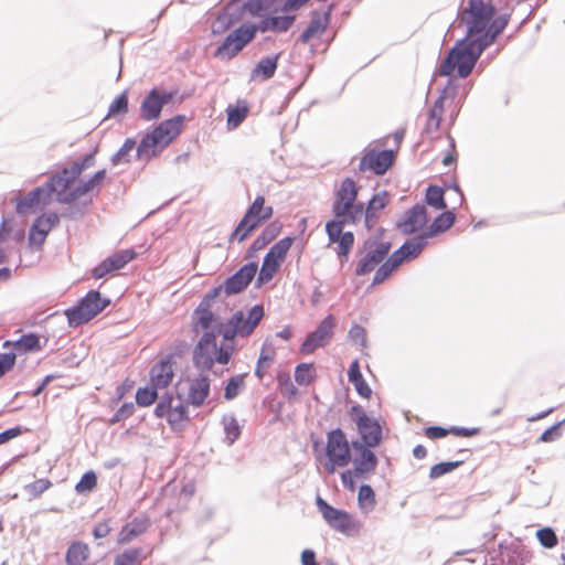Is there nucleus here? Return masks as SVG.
<instances>
[{
	"instance_id": "nucleus-13",
	"label": "nucleus",
	"mask_w": 565,
	"mask_h": 565,
	"mask_svg": "<svg viewBox=\"0 0 565 565\" xmlns=\"http://www.w3.org/2000/svg\"><path fill=\"white\" fill-rule=\"evenodd\" d=\"M256 35L254 24H243L231 32L215 50L214 56L222 61L235 57Z\"/></svg>"
},
{
	"instance_id": "nucleus-18",
	"label": "nucleus",
	"mask_w": 565,
	"mask_h": 565,
	"mask_svg": "<svg viewBox=\"0 0 565 565\" xmlns=\"http://www.w3.org/2000/svg\"><path fill=\"white\" fill-rule=\"evenodd\" d=\"M394 161L393 150H381L366 148L359 163V170L365 172L367 170L377 175L384 174Z\"/></svg>"
},
{
	"instance_id": "nucleus-60",
	"label": "nucleus",
	"mask_w": 565,
	"mask_h": 565,
	"mask_svg": "<svg viewBox=\"0 0 565 565\" xmlns=\"http://www.w3.org/2000/svg\"><path fill=\"white\" fill-rule=\"evenodd\" d=\"M135 412V405L134 403H124L118 409L117 412L114 414L113 418H111V424H115V423H118V422H121L128 417H130Z\"/></svg>"
},
{
	"instance_id": "nucleus-36",
	"label": "nucleus",
	"mask_w": 565,
	"mask_h": 565,
	"mask_svg": "<svg viewBox=\"0 0 565 565\" xmlns=\"http://www.w3.org/2000/svg\"><path fill=\"white\" fill-rule=\"evenodd\" d=\"M455 222V214L451 211H446L441 214H439L433 223L429 225V227L424 231L426 236L428 238H431L433 236L444 233L448 228L452 226Z\"/></svg>"
},
{
	"instance_id": "nucleus-50",
	"label": "nucleus",
	"mask_w": 565,
	"mask_h": 565,
	"mask_svg": "<svg viewBox=\"0 0 565 565\" xmlns=\"http://www.w3.org/2000/svg\"><path fill=\"white\" fill-rule=\"evenodd\" d=\"M96 484L97 476L93 470H90L82 476L81 480L75 486V491L78 494H83L92 491L96 487Z\"/></svg>"
},
{
	"instance_id": "nucleus-7",
	"label": "nucleus",
	"mask_w": 565,
	"mask_h": 565,
	"mask_svg": "<svg viewBox=\"0 0 565 565\" xmlns=\"http://www.w3.org/2000/svg\"><path fill=\"white\" fill-rule=\"evenodd\" d=\"M264 316V308L260 305L252 307L247 317L243 311H236L226 322L217 315V321L212 327L217 328V332L222 334L223 340L233 341L236 335H249Z\"/></svg>"
},
{
	"instance_id": "nucleus-4",
	"label": "nucleus",
	"mask_w": 565,
	"mask_h": 565,
	"mask_svg": "<svg viewBox=\"0 0 565 565\" xmlns=\"http://www.w3.org/2000/svg\"><path fill=\"white\" fill-rule=\"evenodd\" d=\"M484 50L481 49V44L476 36H468V33H466V36L456 42L443 61L439 74L441 76H450L457 68L459 77H468Z\"/></svg>"
},
{
	"instance_id": "nucleus-53",
	"label": "nucleus",
	"mask_w": 565,
	"mask_h": 565,
	"mask_svg": "<svg viewBox=\"0 0 565 565\" xmlns=\"http://www.w3.org/2000/svg\"><path fill=\"white\" fill-rule=\"evenodd\" d=\"M278 382V388L282 396L287 397L288 399H291L297 396L298 390L294 385L292 381L287 375H279L277 379Z\"/></svg>"
},
{
	"instance_id": "nucleus-21",
	"label": "nucleus",
	"mask_w": 565,
	"mask_h": 565,
	"mask_svg": "<svg viewBox=\"0 0 565 565\" xmlns=\"http://www.w3.org/2000/svg\"><path fill=\"white\" fill-rule=\"evenodd\" d=\"M427 223V210L423 204H415L407 210L397 222V228L405 235H411Z\"/></svg>"
},
{
	"instance_id": "nucleus-35",
	"label": "nucleus",
	"mask_w": 565,
	"mask_h": 565,
	"mask_svg": "<svg viewBox=\"0 0 565 565\" xmlns=\"http://www.w3.org/2000/svg\"><path fill=\"white\" fill-rule=\"evenodd\" d=\"M89 557V547L84 542H74L66 552L67 565H84Z\"/></svg>"
},
{
	"instance_id": "nucleus-39",
	"label": "nucleus",
	"mask_w": 565,
	"mask_h": 565,
	"mask_svg": "<svg viewBox=\"0 0 565 565\" xmlns=\"http://www.w3.org/2000/svg\"><path fill=\"white\" fill-rule=\"evenodd\" d=\"M280 264L281 263L266 254L257 277V284L260 286L271 280L274 275L278 271Z\"/></svg>"
},
{
	"instance_id": "nucleus-10",
	"label": "nucleus",
	"mask_w": 565,
	"mask_h": 565,
	"mask_svg": "<svg viewBox=\"0 0 565 565\" xmlns=\"http://www.w3.org/2000/svg\"><path fill=\"white\" fill-rule=\"evenodd\" d=\"M109 302L110 301L108 299L102 298L99 291H88L77 306L65 311L68 324L71 327H78L88 322L102 312Z\"/></svg>"
},
{
	"instance_id": "nucleus-37",
	"label": "nucleus",
	"mask_w": 565,
	"mask_h": 565,
	"mask_svg": "<svg viewBox=\"0 0 565 565\" xmlns=\"http://www.w3.org/2000/svg\"><path fill=\"white\" fill-rule=\"evenodd\" d=\"M280 232V225L277 223L268 224L262 234L253 242L250 246V253L263 249L268 245Z\"/></svg>"
},
{
	"instance_id": "nucleus-44",
	"label": "nucleus",
	"mask_w": 565,
	"mask_h": 565,
	"mask_svg": "<svg viewBox=\"0 0 565 565\" xmlns=\"http://www.w3.org/2000/svg\"><path fill=\"white\" fill-rule=\"evenodd\" d=\"M292 243H294V237H289V236L284 237L269 248V250L267 252V255H269L271 258L281 263L285 259Z\"/></svg>"
},
{
	"instance_id": "nucleus-15",
	"label": "nucleus",
	"mask_w": 565,
	"mask_h": 565,
	"mask_svg": "<svg viewBox=\"0 0 565 565\" xmlns=\"http://www.w3.org/2000/svg\"><path fill=\"white\" fill-rule=\"evenodd\" d=\"M351 444L342 429L335 428L327 434L326 456L339 467H347L351 462Z\"/></svg>"
},
{
	"instance_id": "nucleus-42",
	"label": "nucleus",
	"mask_w": 565,
	"mask_h": 565,
	"mask_svg": "<svg viewBox=\"0 0 565 565\" xmlns=\"http://www.w3.org/2000/svg\"><path fill=\"white\" fill-rule=\"evenodd\" d=\"M223 425L225 431V441L227 445H233L241 435V426L233 415L223 417Z\"/></svg>"
},
{
	"instance_id": "nucleus-46",
	"label": "nucleus",
	"mask_w": 565,
	"mask_h": 565,
	"mask_svg": "<svg viewBox=\"0 0 565 565\" xmlns=\"http://www.w3.org/2000/svg\"><path fill=\"white\" fill-rule=\"evenodd\" d=\"M359 505L364 511L373 510L375 505V493L371 486L362 484L358 494Z\"/></svg>"
},
{
	"instance_id": "nucleus-5",
	"label": "nucleus",
	"mask_w": 565,
	"mask_h": 565,
	"mask_svg": "<svg viewBox=\"0 0 565 565\" xmlns=\"http://www.w3.org/2000/svg\"><path fill=\"white\" fill-rule=\"evenodd\" d=\"M184 116L177 115L162 121L150 134H147L137 146V158L149 161L167 148L181 132Z\"/></svg>"
},
{
	"instance_id": "nucleus-31",
	"label": "nucleus",
	"mask_w": 565,
	"mask_h": 565,
	"mask_svg": "<svg viewBox=\"0 0 565 565\" xmlns=\"http://www.w3.org/2000/svg\"><path fill=\"white\" fill-rule=\"evenodd\" d=\"M508 23L509 17L507 14L499 15L490 23L489 28L487 26L484 31L476 35V39L481 44V49H487L493 44Z\"/></svg>"
},
{
	"instance_id": "nucleus-34",
	"label": "nucleus",
	"mask_w": 565,
	"mask_h": 565,
	"mask_svg": "<svg viewBox=\"0 0 565 565\" xmlns=\"http://www.w3.org/2000/svg\"><path fill=\"white\" fill-rule=\"evenodd\" d=\"M388 203V198L386 192H381L369 201L367 206L364 209V221L365 225L370 228L376 218V213L383 210Z\"/></svg>"
},
{
	"instance_id": "nucleus-59",
	"label": "nucleus",
	"mask_w": 565,
	"mask_h": 565,
	"mask_svg": "<svg viewBox=\"0 0 565 565\" xmlns=\"http://www.w3.org/2000/svg\"><path fill=\"white\" fill-rule=\"evenodd\" d=\"M52 486V482L47 479H39L26 486V490L33 497H38L46 491Z\"/></svg>"
},
{
	"instance_id": "nucleus-20",
	"label": "nucleus",
	"mask_w": 565,
	"mask_h": 565,
	"mask_svg": "<svg viewBox=\"0 0 565 565\" xmlns=\"http://www.w3.org/2000/svg\"><path fill=\"white\" fill-rule=\"evenodd\" d=\"M350 225L340 221H329L326 224V232L330 243H338L340 256L348 257L353 244L354 235L352 232H343V226Z\"/></svg>"
},
{
	"instance_id": "nucleus-23",
	"label": "nucleus",
	"mask_w": 565,
	"mask_h": 565,
	"mask_svg": "<svg viewBox=\"0 0 565 565\" xmlns=\"http://www.w3.org/2000/svg\"><path fill=\"white\" fill-rule=\"evenodd\" d=\"M356 427L361 437L359 441L363 443L366 447L374 448L381 443L382 428L375 418L362 416L359 418Z\"/></svg>"
},
{
	"instance_id": "nucleus-40",
	"label": "nucleus",
	"mask_w": 565,
	"mask_h": 565,
	"mask_svg": "<svg viewBox=\"0 0 565 565\" xmlns=\"http://www.w3.org/2000/svg\"><path fill=\"white\" fill-rule=\"evenodd\" d=\"M143 558L145 556L142 555V548H127L115 556L114 565H134Z\"/></svg>"
},
{
	"instance_id": "nucleus-56",
	"label": "nucleus",
	"mask_w": 565,
	"mask_h": 565,
	"mask_svg": "<svg viewBox=\"0 0 565 565\" xmlns=\"http://www.w3.org/2000/svg\"><path fill=\"white\" fill-rule=\"evenodd\" d=\"M311 366H312V364H308V363H301L296 366L295 381L299 385H309L311 383V381H312Z\"/></svg>"
},
{
	"instance_id": "nucleus-9",
	"label": "nucleus",
	"mask_w": 565,
	"mask_h": 565,
	"mask_svg": "<svg viewBox=\"0 0 565 565\" xmlns=\"http://www.w3.org/2000/svg\"><path fill=\"white\" fill-rule=\"evenodd\" d=\"M427 241L428 237L424 232L407 239L377 268L373 278V285L382 284L403 262L417 258L427 245Z\"/></svg>"
},
{
	"instance_id": "nucleus-16",
	"label": "nucleus",
	"mask_w": 565,
	"mask_h": 565,
	"mask_svg": "<svg viewBox=\"0 0 565 565\" xmlns=\"http://www.w3.org/2000/svg\"><path fill=\"white\" fill-rule=\"evenodd\" d=\"M173 99V93L167 90L151 89L142 99L140 105V118L145 121H152L160 117L164 105Z\"/></svg>"
},
{
	"instance_id": "nucleus-38",
	"label": "nucleus",
	"mask_w": 565,
	"mask_h": 565,
	"mask_svg": "<svg viewBox=\"0 0 565 565\" xmlns=\"http://www.w3.org/2000/svg\"><path fill=\"white\" fill-rule=\"evenodd\" d=\"M12 345L19 353L38 351L41 349L40 337L35 333L23 334Z\"/></svg>"
},
{
	"instance_id": "nucleus-47",
	"label": "nucleus",
	"mask_w": 565,
	"mask_h": 565,
	"mask_svg": "<svg viewBox=\"0 0 565 565\" xmlns=\"http://www.w3.org/2000/svg\"><path fill=\"white\" fill-rule=\"evenodd\" d=\"M426 202L437 210L445 209L444 190L437 185H429L426 191Z\"/></svg>"
},
{
	"instance_id": "nucleus-43",
	"label": "nucleus",
	"mask_w": 565,
	"mask_h": 565,
	"mask_svg": "<svg viewBox=\"0 0 565 565\" xmlns=\"http://www.w3.org/2000/svg\"><path fill=\"white\" fill-rule=\"evenodd\" d=\"M137 150L136 141L131 138L125 140L119 150L113 154L111 162L114 166H118L121 163H127L130 161L131 152Z\"/></svg>"
},
{
	"instance_id": "nucleus-3",
	"label": "nucleus",
	"mask_w": 565,
	"mask_h": 565,
	"mask_svg": "<svg viewBox=\"0 0 565 565\" xmlns=\"http://www.w3.org/2000/svg\"><path fill=\"white\" fill-rule=\"evenodd\" d=\"M193 330L204 331L193 350V365L201 372L210 371L214 363L227 364L235 348L233 341H225L217 345L216 337L222 335L217 332V328H203L198 324V317L193 312Z\"/></svg>"
},
{
	"instance_id": "nucleus-1",
	"label": "nucleus",
	"mask_w": 565,
	"mask_h": 565,
	"mask_svg": "<svg viewBox=\"0 0 565 565\" xmlns=\"http://www.w3.org/2000/svg\"><path fill=\"white\" fill-rule=\"evenodd\" d=\"M95 152L96 150L74 159L60 172L50 177L43 185L21 198L17 203V212L24 214L35 207L44 206L50 203L53 194L58 203L70 204L93 192L104 181L106 170H98L89 179L77 184L75 181L83 171L95 166Z\"/></svg>"
},
{
	"instance_id": "nucleus-51",
	"label": "nucleus",
	"mask_w": 565,
	"mask_h": 565,
	"mask_svg": "<svg viewBox=\"0 0 565 565\" xmlns=\"http://www.w3.org/2000/svg\"><path fill=\"white\" fill-rule=\"evenodd\" d=\"M243 386H244V376L243 375L232 376L225 386L224 397L227 401L234 399L239 394Z\"/></svg>"
},
{
	"instance_id": "nucleus-12",
	"label": "nucleus",
	"mask_w": 565,
	"mask_h": 565,
	"mask_svg": "<svg viewBox=\"0 0 565 565\" xmlns=\"http://www.w3.org/2000/svg\"><path fill=\"white\" fill-rule=\"evenodd\" d=\"M271 215L273 207L265 206L264 196H257L232 233V238L237 239L238 242L244 241L250 232H253L262 222L270 218Z\"/></svg>"
},
{
	"instance_id": "nucleus-52",
	"label": "nucleus",
	"mask_w": 565,
	"mask_h": 565,
	"mask_svg": "<svg viewBox=\"0 0 565 565\" xmlns=\"http://www.w3.org/2000/svg\"><path fill=\"white\" fill-rule=\"evenodd\" d=\"M462 461H446V462H439L437 465H434L430 468L429 471V478L430 479H437L446 473H449L457 469Z\"/></svg>"
},
{
	"instance_id": "nucleus-28",
	"label": "nucleus",
	"mask_w": 565,
	"mask_h": 565,
	"mask_svg": "<svg viewBox=\"0 0 565 565\" xmlns=\"http://www.w3.org/2000/svg\"><path fill=\"white\" fill-rule=\"evenodd\" d=\"M490 558H484L486 565H523V553L519 547H509L500 545V550L489 553Z\"/></svg>"
},
{
	"instance_id": "nucleus-49",
	"label": "nucleus",
	"mask_w": 565,
	"mask_h": 565,
	"mask_svg": "<svg viewBox=\"0 0 565 565\" xmlns=\"http://www.w3.org/2000/svg\"><path fill=\"white\" fill-rule=\"evenodd\" d=\"M277 0H248L245 2L246 10L252 15H264L265 12L273 9Z\"/></svg>"
},
{
	"instance_id": "nucleus-17",
	"label": "nucleus",
	"mask_w": 565,
	"mask_h": 565,
	"mask_svg": "<svg viewBox=\"0 0 565 565\" xmlns=\"http://www.w3.org/2000/svg\"><path fill=\"white\" fill-rule=\"evenodd\" d=\"M334 327V317L332 315L327 316L317 329L307 335L300 347L301 353L310 354L318 348L327 345L332 338Z\"/></svg>"
},
{
	"instance_id": "nucleus-33",
	"label": "nucleus",
	"mask_w": 565,
	"mask_h": 565,
	"mask_svg": "<svg viewBox=\"0 0 565 565\" xmlns=\"http://www.w3.org/2000/svg\"><path fill=\"white\" fill-rule=\"evenodd\" d=\"M447 96V88H444L435 100L433 107L429 110L426 130L428 132H435L439 129L440 121L444 114V102Z\"/></svg>"
},
{
	"instance_id": "nucleus-48",
	"label": "nucleus",
	"mask_w": 565,
	"mask_h": 565,
	"mask_svg": "<svg viewBox=\"0 0 565 565\" xmlns=\"http://www.w3.org/2000/svg\"><path fill=\"white\" fill-rule=\"evenodd\" d=\"M248 109L246 106L232 107L227 108V127L228 129L237 128L246 118Z\"/></svg>"
},
{
	"instance_id": "nucleus-11",
	"label": "nucleus",
	"mask_w": 565,
	"mask_h": 565,
	"mask_svg": "<svg viewBox=\"0 0 565 565\" xmlns=\"http://www.w3.org/2000/svg\"><path fill=\"white\" fill-rule=\"evenodd\" d=\"M494 14V7L483 0H469L461 12V22L467 25L468 36H476L489 25Z\"/></svg>"
},
{
	"instance_id": "nucleus-64",
	"label": "nucleus",
	"mask_w": 565,
	"mask_h": 565,
	"mask_svg": "<svg viewBox=\"0 0 565 565\" xmlns=\"http://www.w3.org/2000/svg\"><path fill=\"white\" fill-rule=\"evenodd\" d=\"M559 426H561V424H556V425L550 427L548 429H546L545 431H543V434L540 437V440L543 443H551V441L555 440L556 438H558Z\"/></svg>"
},
{
	"instance_id": "nucleus-14",
	"label": "nucleus",
	"mask_w": 565,
	"mask_h": 565,
	"mask_svg": "<svg viewBox=\"0 0 565 565\" xmlns=\"http://www.w3.org/2000/svg\"><path fill=\"white\" fill-rule=\"evenodd\" d=\"M391 243L379 241V237H372L364 242L363 252L365 253L355 267V275L364 276L375 269L391 250Z\"/></svg>"
},
{
	"instance_id": "nucleus-61",
	"label": "nucleus",
	"mask_w": 565,
	"mask_h": 565,
	"mask_svg": "<svg viewBox=\"0 0 565 565\" xmlns=\"http://www.w3.org/2000/svg\"><path fill=\"white\" fill-rule=\"evenodd\" d=\"M349 337L360 343V345L365 347L366 344V331L363 327L359 324H353L349 330Z\"/></svg>"
},
{
	"instance_id": "nucleus-2",
	"label": "nucleus",
	"mask_w": 565,
	"mask_h": 565,
	"mask_svg": "<svg viewBox=\"0 0 565 565\" xmlns=\"http://www.w3.org/2000/svg\"><path fill=\"white\" fill-rule=\"evenodd\" d=\"M257 269L256 263H248L228 277L223 285L212 288L195 309L198 324L203 328L212 327L213 322L217 321V313L213 311L214 305L224 303L225 297L243 291L255 277Z\"/></svg>"
},
{
	"instance_id": "nucleus-27",
	"label": "nucleus",
	"mask_w": 565,
	"mask_h": 565,
	"mask_svg": "<svg viewBox=\"0 0 565 565\" xmlns=\"http://www.w3.org/2000/svg\"><path fill=\"white\" fill-rule=\"evenodd\" d=\"M211 381L207 375L200 374L190 381L186 403L195 407H200L204 404L205 399L210 395Z\"/></svg>"
},
{
	"instance_id": "nucleus-26",
	"label": "nucleus",
	"mask_w": 565,
	"mask_h": 565,
	"mask_svg": "<svg viewBox=\"0 0 565 565\" xmlns=\"http://www.w3.org/2000/svg\"><path fill=\"white\" fill-rule=\"evenodd\" d=\"M323 519L332 529L342 534L352 535L359 531L358 522L345 511L333 508Z\"/></svg>"
},
{
	"instance_id": "nucleus-30",
	"label": "nucleus",
	"mask_w": 565,
	"mask_h": 565,
	"mask_svg": "<svg viewBox=\"0 0 565 565\" xmlns=\"http://www.w3.org/2000/svg\"><path fill=\"white\" fill-rule=\"evenodd\" d=\"M330 13H331L330 8L323 12L313 11L311 13V19H310L309 25L301 33L299 40L302 43H308L312 38L321 34L329 25Z\"/></svg>"
},
{
	"instance_id": "nucleus-55",
	"label": "nucleus",
	"mask_w": 565,
	"mask_h": 565,
	"mask_svg": "<svg viewBox=\"0 0 565 565\" xmlns=\"http://www.w3.org/2000/svg\"><path fill=\"white\" fill-rule=\"evenodd\" d=\"M127 110H128V94H127V92H122L109 105L108 116L126 114Z\"/></svg>"
},
{
	"instance_id": "nucleus-19",
	"label": "nucleus",
	"mask_w": 565,
	"mask_h": 565,
	"mask_svg": "<svg viewBox=\"0 0 565 565\" xmlns=\"http://www.w3.org/2000/svg\"><path fill=\"white\" fill-rule=\"evenodd\" d=\"M136 255L134 249H122L113 254L93 269V277L102 279L108 274L124 268Z\"/></svg>"
},
{
	"instance_id": "nucleus-25",
	"label": "nucleus",
	"mask_w": 565,
	"mask_h": 565,
	"mask_svg": "<svg viewBox=\"0 0 565 565\" xmlns=\"http://www.w3.org/2000/svg\"><path fill=\"white\" fill-rule=\"evenodd\" d=\"M58 222L56 213H46L39 216L30 228L29 241L31 245L41 246L52 227Z\"/></svg>"
},
{
	"instance_id": "nucleus-29",
	"label": "nucleus",
	"mask_w": 565,
	"mask_h": 565,
	"mask_svg": "<svg viewBox=\"0 0 565 565\" xmlns=\"http://www.w3.org/2000/svg\"><path fill=\"white\" fill-rule=\"evenodd\" d=\"M150 526V520L146 515L135 516L130 522L121 527L118 533V544H128L136 537L145 533Z\"/></svg>"
},
{
	"instance_id": "nucleus-22",
	"label": "nucleus",
	"mask_w": 565,
	"mask_h": 565,
	"mask_svg": "<svg viewBox=\"0 0 565 565\" xmlns=\"http://www.w3.org/2000/svg\"><path fill=\"white\" fill-rule=\"evenodd\" d=\"M245 11H247L245 3H242L239 0H231L213 23V33H221L227 30L242 19Z\"/></svg>"
},
{
	"instance_id": "nucleus-8",
	"label": "nucleus",
	"mask_w": 565,
	"mask_h": 565,
	"mask_svg": "<svg viewBox=\"0 0 565 565\" xmlns=\"http://www.w3.org/2000/svg\"><path fill=\"white\" fill-rule=\"evenodd\" d=\"M351 446L355 451V456L351 457L353 468L341 473V481L344 488L354 491L355 479H367L375 471L379 460L372 447H366L358 439L352 440Z\"/></svg>"
},
{
	"instance_id": "nucleus-54",
	"label": "nucleus",
	"mask_w": 565,
	"mask_h": 565,
	"mask_svg": "<svg viewBox=\"0 0 565 565\" xmlns=\"http://www.w3.org/2000/svg\"><path fill=\"white\" fill-rule=\"evenodd\" d=\"M536 537L542 546L545 548H553L557 545V536L553 529L543 527L537 530Z\"/></svg>"
},
{
	"instance_id": "nucleus-6",
	"label": "nucleus",
	"mask_w": 565,
	"mask_h": 565,
	"mask_svg": "<svg viewBox=\"0 0 565 565\" xmlns=\"http://www.w3.org/2000/svg\"><path fill=\"white\" fill-rule=\"evenodd\" d=\"M356 183L350 178L344 179L334 192L332 203L334 218L332 221L349 224H356L361 221L364 215V205L356 202Z\"/></svg>"
},
{
	"instance_id": "nucleus-24",
	"label": "nucleus",
	"mask_w": 565,
	"mask_h": 565,
	"mask_svg": "<svg viewBox=\"0 0 565 565\" xmlns=\"http://www.w3.org/2000/svg\"><path fill=\"white\" fill-rule=\"evenodd\" d=\"M174 377L171 355L162 358L150 370V384L158 388L168 387Z\"/></svg>"
},
{
	"instance_id": "nucleus-41",
	"label": "nucleus",
	"mask_w": 565,
	"mask_h": 565,
	"mask_svg": "<svg viewBox=\"0 0 565 565\" xmlns=\"http://www.w3.org/2000/svg\"><path fill=\"white\" fill-rule=\"evenodd\" d=\"M167 420L173 429L180 428L183 425V423L189 420L188 407L182 403L172 406V409L168 415Z\"/></svg>"
},
{
	"instance_id": "nucleus-45",
	"label": "nucleus",
	"mask_w": 565,
	"mask_h": 565,
	"mask_svg": "<svg viewBox=\"0 0 565 565\" xmlns=\"http://www.w3.org/2000/svg\"><path fill=\"white\" fill-rule=\"evenodd\" d=\"M157 390H158V387H154L152 385L151 386L139 387L137 390V392H136V403L140 407L150 406L158 398Z\"/></svg>"
},
{
	"instance_id": "nucleus-57",
	"label": "nucleus",
	"mask_w": 565,
	"mask_h": 565,
	"mask_svg": "<svg viewBox=\"0 0 565 565\" xmlns=\"http://www.w3.org/2000/svg\"><path fill=\"white\" fill-rule=\"evenodd\" d=\"M295 18L291 15L270 17L269 23L271 24V31L274 32H286L294 23Z\"/></svg>"
},
{
	"instance_id": "nucleus-58",
	"label": "nucleus",
	"mask_w": 565,
	"mask_h": 565,
	"mask_svg": "<svg viewBox=\"0 0 565 565\" xmlns=\"http://www.w3.org/2000/svg\"><path fill=\"white\" fill-rule=\"evenodd\" d=\"M173 406V396L171 394H164L154 408V415L158 418L168 417Z\"/></svg>"
},
{
	"instance_id": "nucleus-63",
	"label": "nucleus",
	"mask_w": 565,
	"mask_h": 565,
	"mask_svg": "<svg viewBox=\"0 0 565 565\" xmlns=\"http://www.w3.org/2000/svg\"><path fill=\"white\" fill-rule=\"evenodd\" d=\"M450 433V429H446L440 426H430L426 428L425 434L430 439H437L446 437Z\"/></svg>"
},
{
	"instance_id": "nucleus-62",
	"label": "nucleus",
	"mask_w": 565,
	"mask_h": 565,
	"mask_svg": "<svg viewBox=\"0 0 565 565\" xmlns=\"http://www.w3.org/2000/svg\"><path fill=\"white\" fill-rule=\"evenodd\" d=\"M15 363V353H0V371L2 375L10 371Z\"/></svg>"
},
{
	"instance_id": "nucleus-32",
	"label": "nucleus",
	"mask_w": 565,
	"mask_h": 565,
	"mask_svg": "<svg viewBox=\"0 0 565 565\" xmlns=\"http://www.w3.org/2000/svg\"><path fill=\"white\" fill-rule=\"evenodd\" d=\"M278 66V55L263 57L250 73V81L265 82L271 78Z\"/></svg>"
}]
</instances>
